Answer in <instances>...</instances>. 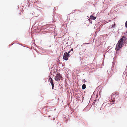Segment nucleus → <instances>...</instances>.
Here are the masks:
<instances>
[{
	"label": "nucleus",
	"mask_w": 127,
	"mask_h": 127,
	"mask_svg": "<svg viewBox=\"0 0 127 127\" xmlns=\"http://www.w3.org/2000/svg\"><path fill=\"white\" fill-rule=\"evenodd\" d=\"M51 85L52 86V89H54V83L51 84Z\"/></svg>",
	"instance_id": "0eeeda50"
},
{
	"label": "nucleus",
	"mask_w": 127,
	"mask_h": 127,
	"mask_svg": "<svg viewBox=\"0 0 127 127\" xmlns=\"http://www.w3.org/2000/svg\"><path fill=\"white\" fill-rule=\"evenodd\" d=\"M125 39V37L124 36H123L122 37L119 41L118 43L116 45L115 48V50L116 51H117L119 50L122 47Z\"/></svg>",
	"instance_id": "f257e3e1"
},
{
	"label": "nucleus",
	"mask_w": 127,
	"mask_h": 127,
	"mask_svg": "<svg viewBox=\"0 0 127 127\" xmlns=\"http://www.w3.org/2000/svg\"><path fill=\"white\" fill-rule=\"evenodd\" d=\"M115 23H114V24L112 25V27H113L115 26Z\"/></svg>",
	"instance_id": "9d476101"
},
{
	"label": "nucleus",
	"mask_w": 127,
	"mask_h": 127,
	"mask_svg": "<svg viewBox=\"0 0 127 127\" xmlns=\"http://www.w3.org/2000/svg\"><path fill=\"white\" fill-rule=\"evenodd\" d=\"M90 18L91 19L93 20H95L96 18V17H95L93 16L92 15H91L90 17Z\"/></svg>",
	"instance_id": "39448f33"
},
{
	"label": "nucleus",
	"mask_w": 127,
	"mask_h": 127,
	"mask_svg": "<svg viewBox=\"0 0 127 127\" xmlns=\"http://www.w3.org/2000/svg\"><path fill=\"white\" fill-rule=\"evenodd\" d=\"M119 94V92H115V95H118Z\"/></svg>",
	"instance_id": "6e6552de"
},
{
	"label": "nucleus",
	"mask_w": 127,
	"mask_h": 127,
	"mask_svg": "<svg viewBox=\"0 0 127 127\" xmlns=\"http://www.w3.org/2000/svg\"><path fill=\"white\" fill-rule=\"evenodd\" d=\"M71 50L72 52L73 51V49L72 48L71 49Z\"/></svg>",
	"instance_id": "f8f14e48"
},
{
	"label": "nucleus",
	"mask_w": 127,
	"mask_h": 127,
	"mask_svg": "<svg viewBox=\"0 0 127 127\" xmlns=\"http://www.w3.org/2000/svg\"><path fill=\"white\" fill-rule=\"evenodd\" d=\"M115 101V100H112V101L113 102H114Z\"/></svg>",
	"instance_id": "ddd939ff"
},
{
	"label": "nucleus",
	"mask_w": 127,
	"mask_h": 127,
	"mask_svg": "<svg viewBox=\"0 0 127 127\" xmlns=\"http://www.w3.org/2000/svg\"><path fill=\"white\" fill-rule=\"evenodd\" d=\"M73 53V52H72V53H71V54H72Z\"/></svg>",
	"instance_id": "4468645a"
},
{
	"label": "nucleus",
	"mask_w": 127,
	"mask_h": 127,
	"mask_svg": "<svg viewBox=\"0 0 127 127\" xmlns=\"http://www.w3.org/2000/svg\"><path fill=\"white\" fill-rule=\"evenodd\" d=\"M62 78L61 75L60 73H59L56 75L54 79L55 81H58L60 80V79Z\"/></svg>",
	"instance_id": "7ed1b4c3"
},
{
	"label": "nucleus",
	"mask_w": 127,
	"mask_h": 127,
	"mask_svg": "<svg viewBox=\"0 0 127 127\" xmlns=\"http://www.w3.org/2000/svg\"><path fill=\"white\" fill-rule=\"evenodd\" d=\"M83 81H84V83L85 82H86V80H85V79H84V80H83Z\"/></svg>",
	"instance_id": "9b49d317"
},
{
	"label": "nucleus",
	"mask_w": 127,
	"mask_h": 127,
	"mask_svg": "<svg viewBox=\"0 0 127 127\" xmlns=\"http://www.w3.org/2000/svg\"><path fill=\"white\" fill-rule=\"evenodd\" d=\"M125 26L126 27H127V21L125 23Z\"/></svg>",
	"instance_id": "1a4fd4ad"
},
{
	"label": "nucleus",
	"mask_w": 127,
	"mask_h": 127,
	"mask_svg": "<svg viewBox=\"0 0 127 127\" xmlns=\"http://www.w3.org/2000/svg\"><path fill=\"white\" fill-rule=\"evenodd\" d=\"M86 85L85 84H84L82 86V89H84L86 88Z\"/></svg>",
	"instance_id": "423d86ee"
},
{
	"label": "nucleus",
	"mask_w": 127,
	"mask_h": 127,
	"mask_svg": "<svg viewBox=\"0 0 127 127\" xmlns=\"http://www.w3.org/2000/svg\"><path fill=\"white\" fill-rule=\"evenodd\" d=\"M71 52V51H70L68 53L67 52L65 53L63 56L64 59L65 60H67L68 59V56L69 55V53Z\"/></svg>",
	"instance_id": "f03ea898"
},
{
	"label": "nucleus",
	"mask_w": 127,
	"mask_h": 127,
	"mask_svg": "<svg viewBox=\"0 0 127 127\" xmlns=\"http://www.w3.org/2000/svg\"><path fill=\"white\" fill-rule=\"evenodd\" d=\"M49 81L50 83L51 84L53 83V79L52 78L50 77L49 78Z\"/></svg>",
	"instance_id": "20e7f679"
}]
</instances>
